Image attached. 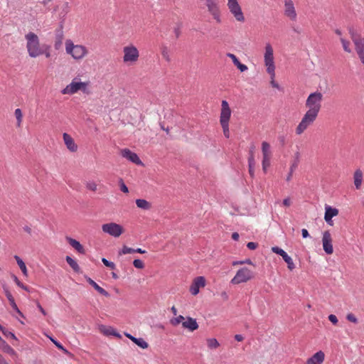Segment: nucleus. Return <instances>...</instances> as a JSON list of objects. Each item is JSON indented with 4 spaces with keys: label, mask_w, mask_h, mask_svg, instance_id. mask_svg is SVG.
I'll list each match as a JSON object with an SVG mask.
<instances>
[{
    "label": "nucleus",
    "mask_w": 364,
    "mask_h": 364,
    "mask_svg": "<svg viewBox=\"0 0 364 364\" xmlns=\"http://www.w3.org/2000/svg\"><path fill=\"white\" fill-rule=\"evenodd\" d=\"M134 253V249L127 246H124L122 250L119 252V255H126Z\"/></svg>",
    "instance_id": "nucleus-42"
},
{
    "label": "nucleus",
    "mask_w": 364,
    "mask_h": 364,
    "mask_svg": "<svg viewBox=\"0 0 364 364\" xmlns=\"http://www.w3.org/2000/svg\"><path fill=\"white\" fill-rule=\"evenodd\" d=\"M87 282H89V284L92 286L94 287V289L100 294L106 296V297H109V293L105 290L103 288H102L101 287H100L94 280H92V279L89 278L87 279Z\"/></svg>",
    "instance_id": "nucleus-23"
},
{
    "label": "nucleus",
    "mask_w": 364,
    "mask_h": 364,
    "mask_svg": "<svg viewBox=\"0 0 364 364\" xmlns=\"http://www.w3.org/2000/svg\"><path fill=\"white\" fill-rule=\"evenodd\" d=\"M353 179H354V184H355L356 189H360L361 184H362V181H363V173H362L361 170L358 169L355 171L354 176H353Z\"/></svg>",
    "instance_id": "nucleus-24"
},
{
    "label": "nucleus",
    "mask_w": 364,
    "mask_h": 364,
    "mask_svg": "<svg viewBox=\"0 0 364 364\" xmlns=\"http://www.w3.org/2000/svg\"><path fill=\"white\" fill-rule=\"evenodd\" d=\"M206 342L208 347L210 349H216L220 346V343L216 338H208Z\"/></svg>",
    "instance_id": "nucleus-34"
},
{
    "label": "nucleus",
    "mask_w": 364,
    "mask_h": 364,
    "mask_svg": "<svg viewBox=\"0 0 364 364\" xmlns=\"http://www.w3.org/2000/svg\"><path fill=\"white\" fill-rule=\"evenodd\" d=\"M5 294H6V298L8 299L9 303H10V305L11 306L12 309L21 317H24L23 313L19 310V309L18 308L16 302H15V300H14V298L13 297L12 294H11V292L9 291V290H5Z\"/></svg>",
    "instance_id": "nucleus-20"
},
{
    "label": "nucleus",
    "mask_w": 364,
    "mask_h": 364,
    "mask_svg": "<svg viewBox=\"0 0 364 364\" xmlns=\"http://www.w3.org/2000/svg\"><path fill=\"white\" fill-rule=\"evenodd\" d=\"M264 64L266 67L267 73H273L275 71L276 66L274 58V50L269 43L265 44L264 53Z\"/></svg>",
    "instance_id": "nucleus-8"
},
{
    "label": "nucleus",
    "mask_w": 364,
    "mask_h": 364,
    "mask_svg": "<svg viewBox=\"0 0 364 364\" xmlns=\"http://www.w3.org/2000/svg\"><path fill=\"white\" fill-rule=\"evenodd\" d=\"M323 100V95L319 91L311 92L307 97L305 102L307 110L295 129L297 135L302 134L315 122L321 111Z\"/></svg>",
    "instance_id": "nucleus-1"
},
{
    "label": "nucleus",
    "mask_w": 364,
    "mask_h": 364,
    "mask_svg": "<svg viewBox=\"0 0 364 364\" xmlns=\"http://www.w3.org/2000/svg\"><path fill=\"white\" fill-rule=\"evenodd\" d=\"M14 281H15L16 284L19 287H21V289H23L26 291H29L28 287L27 286L24 285L23 283H21L16 276H14Z\"/></svg>",
    "instance_id": "nucleus-48"
},
{
    "label": "nucleus",
    "mask_w": 364,
    "mask_h": 364,
    "mask_svg": "<svg viewBox=\"0 0 364 364\" xmlns=\"http://www.w3.org/2000/svg\"><path fill=\"white\" fill-rule=\"evenodd\" d=\"M125 336L127 337L128 338H129L132 341H133L134 343L136 342V338L132 336L131 334L129 333H124Z\"/></svg>",
    "instance_id": "nucleus-57"
},
{
    "label": "nucleus",
    "mask_w": 364,
    "mask_h": 364,
    "mask_svg": "<svg viewBox=\"0 0 364 364\" xmlns=\"http://www.w3.org/2000/svg\"><path fill=\"white\" fill-rule=\"evenodd\" d=\"M235 66L240 70V72H245L248 69L247 65L241 63L240 62H238L237 65H236Z\"/></svg>",
    "instance_id": "nucleus-51"
},
{
    "label": "nucleus",
    "mask_w": 364,
    "mask_h": 364,
    "mask_svg": "<svg viewBox=\"0 0 364 364\" xmlns=\"http://www.w3.org/2000/svg\"><path fill=\"white\" fill-rule=\"evenodd\" d=\"M100 331L105 336H114L117 338H120L121 336L116 331V330L111 326H100Z\"/></svg>",
    "instance_id": "nucleus-21"
},
{
    "label": "nucleus",
    "mask_w": 364,
    "mask_h": 364,
    "mask_svg": "<svg viewBox=\"0 0 364 364\" xmlns=\"http://www.w3.org/2000/svg\"><path fill=\"white\" fill-rule=\"evenodd\" d=\"M63 138L67 149L71 152H76L77 145L75 144L73 138L67 133L63 134Z\"/></svg>",
    "instance_id": "nucleus-18"
},
{
    "label": "nucleus",
    "mask_w": 364,
    "mask_h": 364,
    "mask_svg": "<svg viewBox=\"0 0 364 364\" xmlns=\"http://www.w3.org/2000/svg\"><path fill=\"white\" fill-rule=\"evenodd\" d=\"M227 6L230 14L238 22H244L245 18L237 0H227Z\"/></svg>",
    "instance_id": "nucleus-9"
},
{
    "label": "nucleus",
    "mask_w": 364,
    "mask_h": 364,
    "mask_svg": "<svg viewBox=\"0 0 364 364\" xmlns=\"http://www.w3.org/2000/svg\"><path fill=\"white\" fill-rule=\"evenodd\" d=\"M85 187L87 190L91 191L92 192H96L97 191V184L94 181H89L85 183Z\"/></svg>",
    "instance_id": "nucleus-35"
},
{
    "label": "nucleus",
    "mask_w": 364,
    "mask_h": 364,
    "mask_svg": "<svg viewBox=\"0 0 364 364\" xmlns=\"http://www.w3.org/2000/svg\"><path fill=\"white\" fill-rule=\"evenodd\" d=\"M119 186H120V190L123 193H129V189H128L127 186L125 185V183H124V181H123V180L122 178L119 179Z\"/></svg>",
    "instance_id": "nucleus-47"
},
{
    "label": "nucleus",
    "mask_w": 364,
    "mask_h": 364,
    "mask_svg": "<svg viewBox=\"0 0 364 364\" xmlns=\"http://www.w3.org/2000/svg\"><path fill=\"white\" fill-rule=\"evenodd\" d=\"M271 158H262V169L264 172H267L268 167L270 166Z\"/></svg>",
    "instance_id": "nucleus-39"
},
{
    "label": "nucleus",
    "mask_w": 364,
    "mask_h": 364,
    "mask_svg": "<svg viewBox=\"0 0 364 364\" xmlns=\"http://www.w3.org/2000/svg\"><path fill=\"white\" fill-rule=\"evenodd\" d=\"M235 339L240 342V341H243L244 338L242 335L237 334L235 336Z\"/></svg>",
    "instance_id": "nucleus-63"
},
{
    "label": "nucleus",
    "mask_w": 364,
    "mask_h": 364,
    "mask_svg": "<svg viewBox=\"0 0 364 364\" xmlns=\"http://www.w3.org/2000/svg\"><path fill=\"white\" fill-rule=\"evenodd\" d=\"M340 41L342 44L344 51L348 53H350L352 52V50L350 48V41L348 39H346L344 36H341L340 38Z\"/></svg>",
    "instance_id": "nucleus-30"
},
{
    "label": "nucleus",
    "mask_w": 364,
    "mask_h": 364,
    "mask_svg": "<svg viewBox=\"0 0 364 364\" xmlns=\"http://www.w3.org/2000/svg\"><path fill=\"white\" fill-rule=\"evenodd\" d=\"M186 318H185L184 316L179 315L176 318L171 319L170 323H171V325L176 326L180 323L182 324V323L186 320Z\"/></svg>",
    "instance_id": "nucleus-36"
},
{
    "label": "nucleus",
    "mask_w": 364,
    "mask_h": 364,
    "mask_svg": "<svg viewBox=\"0 0 364 364\" xmlns=\"http://www.w3.org/2000/svg\"><path fill=\"white\" fill-rule=\"evenodd\" d=\"M121 155L135 164L139 165L142 164L137 154L128 149H122L121 151Z\"/></svg>",
    "instance_id": "nucleus-15"
},
{
    "label": "nucleus",
    "mask_w": 364,
    "mask_h": 364,
    "mask_svg": "<svg viewBox=\"0 0 364 364\" xmlns=\"http://www.w3.org/2000/svg\"><path fill=\"white\" fill-rule=\"evenodd\" d=\"M42 55H44L48 58L50 57V46L43 45V47L42 48Z\"/></svg>",
    "instance_id": "nucleus-45"
},
{
    "label": "nucleus",
    "mask_w": 364,
    "mask_h": 364,
    "mask_svg": "<svg viewBox=\"0 0 364 364\" xmlns=\"http://www.w3.org/2000/svg\"><path fill=\"white\" fill-rule=\"evenodd\" d=\"M125 336L127 337L128 338H129L132 341H133L134 343L136 342V338L132 336L131 334L129 333H124Z\"/></svg>",
    "instance_id": "nucleus-58"
},
{
    "label": "nucleus",
    "mask_w": 364,
    "mask_h": 364,
    "mask_svg": "<svg viewBox=\"0 0 364 364\" xmlns=\"http://www.w3.org/2000/svg\"><path fill=\"white\" fill-rule=\"evenodd\" d=\"M161 55L166 61H170V55L167 47H163L161 48Z\"/></svg>",
    "instance_id": "nucleus-41"
},
{
    "label": "nucleus",
    "mask_w": 364,
    "mask_h": 364,
    "mask_svg": "<svg viewBox=\"0 0 364 364\" xmlns=\"http://www.w3.org/2000/svg\"><path fill=\"white\" fill-rule=\"evenodd\" d=\"M239 237H240V235H239V234H238L237 232H233V233L232 234V240H238Z\"/></svg>",
    "instance_id": "nucleus-64"
},
{
    "label": "nucleus",
    "mask_w": 364,
    "mask_h": 364,
    "mask_svg": "<svg viewBox=\"0 0 364 364\" xmlns=\"http://www.w3.org/2000/svg\"><path fill=\"white\" fill-rule=\"evenodd\" d=\"M23 228V230L26 232L28 233L29 235L31 234L32 230H31V228L29 226L26 225Z\"/></svg>",
    "instance_id": "nucleus-62"
},
{
    "label": "nucleus",
    "mask_w": 364,
    "mask_h": 364,
    "mask_svg": "<svg viewBox=\"0 0 364 364\" xmlns=\"http://www.w3.org/2000/svg\"><path fill=\"white\" fill-rule=\"evenodd\" d=\"M182 326L185 329L193 332L198 328V324L196 320L192 317L188 316L186 320L182 323Z\"/></svg>",
    "instance_id": "nucleus-19"
},
{
    "label": "nucleus",
    "mask_w": 364,
    "mask_h": 364,
    "mask_svg": "<svg viewBox=\"0 0 364 364\" xmlns=\"http://www.w3.org/2000/svg\"><path fill=\"white\" fill-rule=\"evenodd\" d=\"M262 158H272L270 144L267 141L262 143Z\"/></svg>",
    "instance_id": "nucleus-25"
},
{
    "label": "nucleus",
    "mask_w": 364,
    "mask_h": 364,
    "mask_svg": "<svg viewBox=\"0 0 364 364\" xmlns=\"http://www.w3.org/2000/svg\"><path fill=\"white\" fill-rule=\"evenodd\" d=\"M102 262L106 267L110 268L111 269H114L116 267L115 264L114 262H109L105 258H102Z\"/></svg>",
    "instance_id": "nucleus-44"
},
{
    "label": "nucleus",
    "mask_w": 364,
    "mask_h": 364,
    "mask_svg": "<svg viewBox=\"0 0 364 364\" xmlns=\"http://www.w3.org/2000/svg\"><path fill=\"white\" fill-rule=\"evenodd\" d=\"M136 205L139 208L148 210L151 208V204L145 199H136Z\"/></svg>",
    "instance_id": "nucleus-26"
},
{
    "label": "nucleus",
    "mask_w": 364,
    "mask_h": 364,
    "mask_svg": "<svg viewBox=\"0 0 364 364\" xmlns=\"http://www.w3.org/2000/svg\"><path fill=\"white\" fill-rule=\"evenodd\" d=\"M325 360V354L322 350H319L309 358L305 364H322Z\"/></svg>",
    "instance_id": "nucleus-16"
},
{
    "label": "nucleus",
    "mask_w": 364,
    "mask_h": 364,
    "mask_svg": "<svg viewBox=\"0 0 364 364\" xmlns=\"http://www.w3.org/2000/svg\"><path fill=\"white\" fill-rule=\"evenodd\" d=\"M249 164V173L252 177L254 176L255 161L254 157L253 151H250V156L248 158Z\"/></svg>",
    "instance_id": "nucleus-28"
},
{
    "label": "nucleus",
    "mask_w": 364,
    "mask_h": 364,
    "mask_svg": "<svg viewBox=\"0 0 364 364\" xmlns=\"http://www.w3.org/2000/svg\"><path fill=\"white\" fill-rule=\"evenodd\" d=\"M227 56L232 60V61L235 65H237V63L240 62V60H238V58H237V56L235 54L228 53H227Z\"/></svg>",
    "instance_id": "nucleus-50"
},
{
    "label": "nucleus",
    "mask_w": 364,
    "mask_h": 364,
    "mask_svg": "<svg viewBox=\"0 0 364 364\" xmlns=\"http://www.w3.org/2000/svg\"><path fill=\"white\" fill-rule=\"evenodd\" d=\"M65 259H66V262H68V264L71 267V268L75 272H79L80 267L75 260H74L70 256H67Z\"/></svg>",
    "instance_id": "nucleus-31"
},
{
    "label": "nucleus",
    "mask_w": 364,
    "mask_h": 364,
    "mask_svg": "<svg viewBox=\"0 0 364 364\" xmlns=\"http://www.w3.org/2000/svg\"><path fill=\"white\" fill-rule=\"evenodd\" d=\"M255 277V273L247 267H242L237 270L235 277L231 279L232 284L237 285L242 283H246Z\"/></svg>",
    "instance_id": "nucleus-7"
},
{
    "label": "nucleus",
    "mask_w": 364,
    "mask_h": 364,
    "mask_svg": "<svg viewBox=\"0 0 364 364\" xmlns=\"http://www.w3.org/2000/svg\"><path fill=\"white\" fill-rule=\"evenodd\" d=\"M270 77V84L271 85L274 87V88H277V89H279V85L277 82H276L275 81V76H276V73H275V71H274L273 73H267Z\"/></svg>",
    "instance_id": "nucleus-37"
},
{
    "label": "nucleus",
    "mask_w": 364,
    "mask_h": 364,
    "mask_svg": "<svg viewBox=\"0 0 364 364\" xmlns=\"http://www.w3.org/2000/svg\"><path fill=\"white\" fill-rule=\"evenodd\" d=\"M122 53L123 63L126 65H135L139 60V50L133 43L124 46L122 48Z\"/></svg>",
    "instance_id": "nucleus-5"
},
{
    "label": "nucleus",
    "mask_w": 364,
    "mask_h": 364,
    "mask_svg": "<svg viewBox=\"0 0 364 364\" xmlns=\"http://www.w3.org/2000/svg\"><path fill=\"white\" fill-rule=\"evenodd\" d=\"M297 166H298V163L297 161H294L290 166L289 168V171L291 172H293L295 171V169L297 168Z\"/></svg>",
    "instance_id": "nucleus-54"
},
{
    "label": "nucleus",
    "mask_w": 364,
    "mask_h": 364,
    "mask_svg": "<svg viewBox=\"0 0 364 364\" xmlns=\"http://www.w3.org/2000/svg\"><path fill=\"white\" fill-rule=\"evenodd\" d=\"M223 130V134L226 138H229L230 136V131H229V123H222L220 124Z\"/></svg>",
    "instance_id": "nucleus-40"
},
{
    "label": "nucleus",
    "mask_w": 364,
    "mask_h": 364,
    "mask_svg": "<svg viewBox=\"0 0 364 364\" xmlns=\"http://www.w3.org/2000/svg\"><path fill=\"white\" fill-rule=\"evenodd\" d=\"M50 340L52 341V342L59 348V349H63V346L59 343L58 342H57L56 341H55L54 339L53 338H50Z\"/></svg>",
    "instance_id": "nucleus-60"
},
{
    "label": "nucleus",
    "mask_w": 364,
    "mask_h": 364,
    "mask_svg": "<svg viewBox=\"0 0 364 364\" xmlns=\"http://www.w3.org/2000/svg\"><path fill=\"white\" fill-rule=\"evenodd\" d=\"M346 318L348 321H349L352 323H358V319L353 314L350 313V314H347Z\"/></svg>",
    "instance_id": "nucleus-49"
},
{
    "label": "nucleus",
    "mask_w": 364,
    "mask_h": 364,
    "mask_svg": "<svg viewBox=\"0 0 364 364\" xmlns=\"http://www.w3.org/2000/svg\"><path fill=\"white\" fill-rule=\"evenodd\" d=\"M301 234H302V237L304 238H306L309 236V232L306 229H302L301 230Z\"/></svg>",
    "instance_id": "nucleus-59"
},
{
    "label": "nucleus",
    "mask_w": 364,
    "mask_h": 364,
    "mask_svg": "<svg viewBox=\"0 0 364 364\" xmlns=\"http://www.w3.org/2000/svg\"><path fill=\"white\" fill-rule=\"evenodd\" d=\"M37 307L38 308V309L40 310V311L45 316L46 315V311L44 310V309L42 307V306L38 303L37 304Z\"/></svg>",
    "instance_id": "nucleus-61"
},
{
    "label": "nucleus",
    "mask_w": 364,
    "mask_h": 364,
    "mask_svg": "<svg viewBox=\"0 0 364 364\" xmlns=\"http://www.w3.org/2000/svg\"><path fill=\"white\" fill-rule=\"evenodd\" d=\"M231 116V109L229 104L226 100H223L221 102V111L220 116V123H229Z\"/></svg>",
    "instance_id": "nucleus-14"
},
{
    "label": "nucleus",
    "mask_w": 364,
    "mask_h": 364,
    "mask_svg": "<svg viewBox=\"0 0 364 364\" xmlns=\"http://www.w3.org/2000/svg\"><path fill=\"white\" fill-rule=\"evenodd\" d=\"M328 320L334 325L337 324L338 321L337 317L333 314H330L328 316Z\"/></svg>",
    "instance_id": "nucleus-52"
},
{
    "label": "nucleus",
    "mask_w": 364,
    "mask_h": 364,
    "mask_svg": "<svg viewBox=\"0 0 364 364\" xmlns=\"http://www.w3.org/2000/svg\"><path fill=\"white\" fill-rule=\"evenodd\" d=\"M284 15L291 21H296L297 12L292 0H284Z\"/></svg>",
    "instance_id": "nucleus-11"
},
{
    "label": "nucleus",
    "mask_w": 364,
    "mask_h": 364,
    "mask_svg": "<svg viewBox=\"0 0 364 364\" xmlns=\"http://www.w3.org/2000/svg\"><path fill=\"white\" fill-rule=\"evenodd\" d=\"M272 251L274 253L280 255L281 257L284 256L287 253L284 250H283L282 249L279 248V247H272Z\"/></svg>",
    "instance_id": "nucleus-43"
},
{
    "label": "nucleus",
    "mask_w": 364,
    "mask_h": 364,
    "mask_svg": "<svg viewBox=\"0 0 364 364\" xmlns=\"http://www.w3.org/2000/svg\"><path fill=\"white\" fill-rule=\"evenodd\" d=\"M102 230L114 237H119L124 232V229L121 225L113 222L103 224Z\"/></svg>",
    "instance_id": "nucleus-10"
},
{
    "label": "nucleus",
    "mask_w": 364,
    "mask_h": 364,
    "mask_svg": "<svg viewBox=\"0 0 364 364\" xmlns=\"http://www.w3.org/2000/svg\"><path fill=\"white\" fill-rule=\"evenodd\" d=\"M338 210L329 205L325 207L324 220L330 225H333L332 218L338 215Z\"/></svg>",
    "instance_id": "nucleus-17"
},
{
    "label": "nucleus",
    "mask_w": 364,
    "mask_h": 364,
    "mask_svg": "<svg viewBox=\"0 0 364 364\" xmlns=\"http://www.w3.org/2000/svg\"><path fill=\"white\" fill-rule=\"evenodd\" d=\"M133 265L137 269H143L144 267V263L139 259L134 260Z\"/></svg>",
    "instance_id": "nucleus-46"
},
{
    "label": "nucleus",
    "mask_w": 364,
    "mask_h": 364,
    "mask_svg": "<svg viewBox=\"0 0 364 364\" xmlns=\"http://www.w3.org/2000/svg\"><path fill=\"white\" fill-rule=\"evenodd\" d=\"M65 53L76 61L83 60L89 53L86 46L82 44H74L70 39H67L65 41Z\"/></svg>",
    "instance_id": "nucleus-4"
},
{
    "label": "nucleus",
    "mask_w": 364,
    "mask_h": 364,
    "mask_svg": "<svg viewBox=\"0 0 364 364\" xmlns=\"http://www.w3.org/2000/svg\"><path fill=\"white\" fill-rule=\"evenodd\" d=\"M0 348L10 355H16V351L5 341H1V343H0Z\"/></svg>",
    "instance_id": "nucleus-27"
},
{
    "label": "nucleus",
    "mask_w": 364,
    "mask_h": 364,
    "mask_svg": "<svg viewBox=\"0 0 364 364\" xmlns=\"http://www.w3.org/2000/svg\"><path fill=\"white\" fill-rule=\"evenodd\" d=\"M26 41V50L31 58H36L42 55V48L43 45L40 43L38 36L33 32H28L25 35Z\"/></svg>",
    "instance_id": "nucleus-3"
},
{
    "label": "nucleus",
    "mask_w": 364,
    "mask_h": 364,
    "mask_svg": "<svg viewBox=\"0 0 364 364\" xmlns=\"http://www.w3.org/2000/svg\"><path fill=\"white\" fill-rule=\"evenodd\" d=\"M205 284L206 281L204 277H197L193 280L189 291L191 294L196 296L199 293L200 289L203 288Z\"/></svg>",
    "instance_id": "nucleus-13"
},
{
    "label": "nucleus",
    "mask_w": 364,
    "mask_h": 364,
    "mask_svg": "<svg viewBox=\"0 0 364 364\" xmlns=\"http://www.w3.org/2000/svg\"><path fill=\"white\" fill-rule=\"evenodd\" d=\"M90 81L82 82L80 77H75L61 90V93L63 95H73L80 91L84 94H89L90 92Z\"/></svg>",
    "instance_id": "nucleus-2"
},
{
    "label": "nucleus",
    "mask_w": 364,
    "mask_h": 364,
    "mask_svg": "<svg viewBox=\"0 0 364 364\" xmlns=\"http://www.w3.org/2000/svg\"><path fill=\"white\" fill-rule=\"evenodd\" d=\"M14 114L16 119V127H20L23 121V114L21 109L19 108L16 109Z\"/></svg>",
    "instance_id": "nucleus-32"
},
{
    "label": "nucleus",
    "mask_w": 364,
    "mask_h": 364,
    "mask_svg": "<svg viewBox=\"0 0 364 364\" xmlns=\"http://www.w3.org/2000/svg\"><path fill=\"white\" fill-rule=\"evenodd\" d=\"M257 246H258V245L257 243H255V242H250L247 245V247L250 250H255L257 247Z\"/></svg>",
    "instance_id": "nucleus-53"
},
{
    "label": "nucleus",
    "mask_w": 364,
    "mask_h": 364,
    "mask_svg": "<svg viewBox=\"0 0 364 364\" xmlns=\"http://www.w3.org/2000/svg\"><path fill=\"white\" fill-rule=\"evenodd\" d=\"M322 245L324 252L327 255H332L333 252V239L328 230L323 232L322 236Z\"/></svg>",
    "instance_id": "nucleus-12"
},
{
    "label": "nucleus",
    "mask_w": 364,
    "mask_h": 364,
    "mask_svg": "<svg viewBox=\"0 0 364 364\" xmlns=\"http://www.w3.org/2000/svg\"><path fill=\"white\" fill-rule=\"evenodd\" d=\"M14 259H16L19 268L21 269L23 274L26 277L28 276V270L24 262L17 255L14 256Z\"/></svg>",
    "instance_id": "nucleus-29"
},
{
    "label": "nucleus",
    "mask_w": 364,
    "mask_h": 364,
    "mask_svg": "<svg viewBox=\"0 0 364 364\" xmlns=\"http://www.w3.org/2000/svg\"><path fill=\"white\" fill-rule=\"evenodd\" d=\"M207 9L208 13L212 17L213 21L220 24L223 21L222 11L218 0H201Z\"/></svg>",
    "instance_id": "nucleus-6"
},
{
    "label": "nucleus",
    "mask_w": 364,
    "mask_h": 364,
    "mask_svg": "<svg viewBox=\"0 0 364 364\" xmlns=\"http://www.w3.org/2000/svg\"><path fill=\"white\" fill-rule=\"evenodd\" d=\"M284 262L287 264L288 269L289 270H293L295 268V264L293 262V259L291 257H289L287 253H286L284 256L282 257Z\"/></svg>",
    "instance_id": "nucleus-33"
},
{
    "label": "nucleus",
    "mask_w": 364,
    "mask_h": 364,
    "mask_svg": "<svg viewBox=\"0 0 364 364\" xmlns=\"http://www.w3.org/2000/svg\"><path fill=\"white\" fill-rule=\"evenodd\" d=\"M125 336L127 337L128 338H129L132 341H133L134 343L136 342V338L132 336L131 334L129 333H124Z\"/></svg>",
    "instance_id": "nucleus-56"
},
{
    "label": "nucleus",
    "mask_w": 364,
    "mask_h": 364,
    "mask_svg": "<svg viewBox=\"0 0 364 364\" xmlns=\"http://www.w3.org/2000/svg\"><path fill=\"white\" fill-rule=\"evenodd\" d=\"M283 205L287 206V207H289L291 205V200L289 198H287L285 199H284L283 200Z\"/></svg>",
    "instance_id": "nucleus-55"
},
{
    "label": "nucleus",
    "mask_w": 364,
    "mask_h": 364,
    "mask_svg": "<svg viewBox=\"0 0 364 364\" xmlns=\"http://www.w3.org/2000/svg\"><path fill=\"white\" fill-rule=\"evenodd\" d=\"M67 241L68 242V243L75 249L78 252L80 253H82L84 254L85 253V249L84 247H82V245L78 242L75 239H73L71 237H67L66 238Z\"/></svg>",
    "instance_id": "nucleus-22"
},
{
    "label": "nucleus",
    "mask_w": 364,
    "mask_h": 364,
    "mask_svg": "<svg viewBox=\"0 0 364 364\" xmlns=\"http://www.w3.org/2000/svg\"><path fill=\"white\" fill-rule=\"evenodd\" d=\"M135 344H136L138 346L143 349H146L149 347L148 343L141 338H137Z\"/></svg>",
    "instance_id": "nucleus-38"
}]
</instances>
